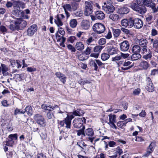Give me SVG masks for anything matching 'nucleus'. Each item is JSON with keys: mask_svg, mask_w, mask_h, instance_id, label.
Wrapping results in <instances>:
<instances>
[{"mask_svg": "<svg viewBox=\"0 0 158 158\" xmlns=\"http://www.w3.org/2000/svg\"><path fill=\"white\" fill-rule=\"evenodd\" d=\"M121 24L123 27L131 28L133 26L135 28L139 29L142 27L143 23L142 20L139 18H129L127 19H124L121 20Z\"/></svg>", "mask_w": 158, "mask_h": 158, "instance_id": "1", "label": "nucleus"}, {"mask_svg": "<svg viewBox=\"0 0 158 158\" xmlns=\"http://www.w3.org/2000/svg\"><path fill=\"white\" fill-rule=\"evenodd\" d=\"M129 6L133 10L136 11L141 14H144L147 10L145 6H141V4H138L136 2H132L129 4Z\"/></svg>", "mask_w": 158, "mask_h": 158, "instance_id": "2", "label": "nucleus"}, {"mask_svg": "<svg viewBox=\"0 0 158 158\" xmlns=\"http://www.w3.org/2000/svg\"><path fill=\"white\" fill-rule=\"evenodd\" d=\"M102 9L106 13L109 14L114 11L115 8L112 4L107 1L104 2L102 5Z\"/></svg>", "mask_w": 158, "mask_h": 158, "instance_id": "3", "label": "nucleus"}, {"mask_svg": "<svg viewBox=\"0 0 158 158\" xmlns=\"http://www.w3.org/2000/svg\"><path fill=\"white\" fill-rule=\"evenodd\" d=\"M94 31L98 34H101L103 33L105 30V27L104 25L101 23H96L93 27Z\"/></svg>", "mask_w": 158, "mask_h": 158, "instance_id": "4", "label": "nucleus"}, {"mask_svg": "<svg viewBox=\"0 0 158 158\" xmlns=\"http://www.w3.org/2000/svg\"><path fill=\"white\" fill-rule=\"evenodd\" d=\"M34 119L40 127H44L46 126L45 120L41 115L35 114L34 116Z\"/></svg>", "mask_w": 158, "mask_h": 158, "instance_id": "5", "label": "nucleus"}, {"mask_svg": "<svg viewBox=\"0 0 158 158\" xmlns=\"http://www.w3.org/2000/svg\"><path fill=\"white\" fill-rule=\"evenodd\" d=\"M85 10L84 15L87 16H89L91 14L93 11V6L90 2L88 1H85Z\"/></svg>", "mask_w": 158, "mask_h": 158, "instance_id": "6", "label": "nucleus"}, {"mask_svg": "<svg viewBox=\"0 0 158 158\" xmlns=\"http://www.w3.org/2000/svg\"><path fill=\"white\" fill-rule=\"evenodd\" d=\"M136 2L141 4V6H145L152 8L154 3L152 2V0H136Z\"/></svg>", "mask_w": 158, "mask_h": 158, "instance_id": "7", "label": "nucleus"}, {"mask_svg": "<svg viewBox=\"0 0 158 158\" xmlns=\"http://www.w3.org/2000/svg\"><path fill=\"white\" fill-rule=\"evenodd\" d=\"M85 122V118H78L75 119L73 122V125L74 127L77 128H79L81 127L83 123V122Z\"/></svg>", "mask_w": 158, "mask_h": 158, "instance_id": "8", "label": "nucleus"}, {"mask_svg": "<svg viewBox=\"0 0 158 158\" xmlns=\"http://www.w3.org/2000/svg\"><path fill=\"white\" fill-rule=\"evenodd\" d=\"M71 123V118H69V116L67 115L64 120L60 121V124L62 127L65 126L67 128H70Z\"/></svg>", "mask_w": 158, "mask_h": 158, "instance_id": "9", "label": "nucleus"}, {"mask_svg": "<svg viewBox=\"0 0 158 158\" xmlns=\"http://www.w3.org/2000/svg\"><path fill=\"white\" fill-rule=\"evenodd\" d=\"M109 121L108 124L111 128L116 129L117 127L114 124L116 122L115 115L110 114L109 115Z\"/></svg>", "mask_w": 158, "mask_h": 158, "instance_id": "10", "label": "nucleus"}, {"mask_svg": "<svg viewBox=\"0 0 158 158\" xmlns=\"http://www.w3.org/2000/svg\"><path fill=\"white\" fill-rule=\"evenodd\" d=\"M37 27L36 24H33L30 26L27 30V35L30 36H32L36 31Z\"/></svg>", "mask_w": 158, "mask_h": 158, "instance_id": "11", "label": "nucleus"}, {"mask_svg": "<svg viewBox=\"0 0 158 158\" xmlns=\"http://www.w3.org/2000/svg\"><path fill=\"white\" fill-rule=\"evenodd\" d=\"M147 85L146 86V89L149 92H152L154 90V87L153 84L149 77L147 78Z\"/></svg>", "mask_w": 158, "mask_h": 158, "instance_id": "12", "label": "nucleus"}, {"mask_svg": "<svg viewBox=\"0 0 158 158\" xmlns=\"http://www.w3.org/2000/svg\"><path fill=\"white\" fill-rule=\"evenodd\" d=\"M64 17V16L61 14H58L56 15V19L55 20V22L57 26L60 27L63 25L62 20Z\"/></svg>", "mask_w": 158, "mask_h": 158, "instance_id": "13", "label": "nucleus"}, {"mask_svg": "<svg viewBox=\"0 0 158 158\" xmlns=\"http://www.w3.org/2000/svg\"><path fill=\"white\" fill-rule=\"evenodd\" d=\"M129 48V44L127 41H124L120 44V49L122 51H127L128 50Z\"/></svg>", "mask_w": 158, "mask_h": 158, "instance_id": "14", "label": "nucleus"}, {"mask_svg": "<svg viewBox=\"0 0 158 158\" xmlns=\"http://www.w3.org/2000/svg\"><path fill=\"white\" fill-rule=\"evenodd\" d=\"M84 113L83 110L80 109H77L76 110L74 111L72 113V114L69 116V118H71V121L72 119L75 116H80L82 115Z\"/></svg>", "mask_w": 158, "mask_h": 158, "instance_id": "15", "label": "nucleus"}, {"mask_svg": "<svg viewBox=\"0 0 158 158\" xmlns=\"http://www.w3.org/2000/svg\"><path fill=\"white\" fill-rule=\"evenodd\" d=\"M15 23L19 27V29L25 27L27 25V22L21 19H18L15 21Z\"/></svg>", "mask_w": 158, "mask_h": 158, "instance_id": "16", "label": "nucleus"}, {"mask_svg": "<svg viewBox=\"0 0 158 158\" xmlns=\"http://www.w3.org/2000/svg\"><path fill=\"white\" fill-rule=\"evenodd\" d=\"M107 51L109 55H113L117 53L118 50L116 48L111 45L107 47Z\"/></svg>", "mask_w": 158, "mask_h": 158, "instance_id": "17", "label": "nucleus"}, {"mask_svg": "<svg viewBox=\"0 0 158 158\" xmlns=\"http://www.w3.org/2000/svg\"><path fill=\"white\" fill-rule=\"evenodd\" d=\"M156 145V142H151L147 148V153L145 154L144 156H148L149 155L150 153L152 152L154 150Z\"/></svg>", "mask_w": 158, "mask_h": 158, "instance_id": "18", "label": "nucleus"}, {"mask_svg": "<svg viewBox=\"0 0 158 158\" xmlns=\"http://www.w3.org/2000/svg\"><path fill=\"white\" fill-rule=\"evenodd\" d=\"M55 75L62 83L64 84H65L67 77L64 74L60 72H57L55 73Z\"/></svg>", "mask_w": 158, "mask_h": 158, "instance_id": "19", "label": "nucleus"}, {"mask_svg": "<svg viewBox=\"0 0 158 158\" xmlns=\"http://www.w3.org/2000/svg\"><path fill=\"white\" fill-rule=\"evenodd\" d=\"M41 107L42 109L45 110H48L49 111V112H50V111H52L54 110L55 108L58 107V106L56 105L54 106H52L46 104H44L42 105Z\"/></svg>", "mask_w": 158, "mask_h": 158, "instance_id": "20", "label": "nucleus"}, {"mask_svg": "<svg viewBox=\"0 0 158 158\" xmlns=\"http://www.w3.org/2000/svg\"><path fill=\"white\" fill-rule=\"evenodd\" d=\"M8 70V68L4 64H1L0 66V72H2L3 75L6 76L9 75Z\"/></svg>", "mask_w": 158, "mask_h": 158, "instance_id": "21", "label": "nucleus"}, {"mask_svg": "<svg viewBox=\"0 0 158 158\" xmlns=\"http://www.w3.org/2000/svg\"><path fill=\"white\" fill-rule=\"evenodd\" d=\"M129 11L130 9L129 8L126 7H123L118 8L117 12L119 14L124 15L127 14Z\"/></svg>", "mask_w": 158, "mask_h": 158, "instance_id": "22", "label": "nucleus"}, {"mask_svg": "<svg viewBox=\"0 0 158 158\" xmlns=\"http://www.w3.org/2000/svg\"><path fill=\"white\" fill-rule=\"evenodd\" d=\"M153 59L154 60H152L150 62V63L152 66L156 68V67L158 64V55H156L155 53H153Z\"/></svg>", "mask_w": 158, "mask_h": 158, "instance_id": "23", "label": "nucleus"}, {"mask_svg": "<svg viewBox=\"0 0 158 158\" xmlns=\"http://www.w3.org/2000/svg\"><path fill=\"white\" fill-rule=\"evenodd\" d=\"M95 17L98 19H102L105 18L104 14L101 11H98L95 13Z\"/></svg>", "mask_w": 158, "mask_h": 158, "instance_id": "24", "label": "nucleus"}, {"mask_svg": "<svg viewBox=\"0 0 158 158\" xmlns=\"http://www.w3.org/2000/svg\"><path fill=\"white\" fill-rule=\"evenodd\" d=\"M14 6L13 14H15L16 16H19L20 15H21V13L20 7L19 6L15 5L14 3Z\"/></svg>", "mask_w": 158, "mask_h": 158, "instance_id": "25", "label": "nucleus"}, {"mask_svg": "<svg viewBox=\"0 0 158 158\" xmlns=\"http://www.w3.org/2000/svg\"><path fill=\"white\" fill-rule=\"evenodd\" d=\"M90 23L88 20H83L81 23V26L82 28L85 30L89 29L90 27Z\"/></svg>", "mask_w": 158, "mask_h": 158, "instance_id": "26", "label": "nucleus"}, {"mask_svg": "<svg viewBox=\"0 0 158 158\" xmlns=\"http://www.w3.org/2000/svg\"><path fill=\"white\" fill-rule=\"evenodd\" d=\"M109 18L110 19L114 22L119 21L120 19L119 15L114 13L110 14Z\"/></svg>", "mask_w": 158, "mask_h": 158, "instance_id": "27", "label": "nucleus"}, {"mask_svg": "<svg viewBox=\"0 0 158 158\" xmlns=\"http://www.w3.org/2000/svg\"><path fill=\"white\" fill-rule=\"evenodd\" d=\"M139 66L143 69L147 70L149 67V64L146 61L143 60L140 63Z\"/></svg>", "mask_w": 158, "mask_h": 158, "instance_id": "28", "label": "nucleus"}, {"mask_svg": "<svg viewBox=\"0 0 158 158\" xmlns=\"http://www.w3.org/2000/svg\"><path fill=\"white\" fill-rule=\"evenodd\" d=\"M140 46L142 47H147L148 41L147 40L144 38H141L138 40Z\"/></svg>", "mask_w": 158, "mask_h": 158, "instance_id": "29", "label": "nucleus"}, {"mask_svg": "<svg viewBox=\"0 0 158 158\" xmlns=\"http://www.w3.org/2000/svg\"><path fill=\"white\" fill-rule=\"evenodd\" d=\"M75 49L79 51H81L84 48V46L83 44L81 42H77L75 46Z\"/></svg>", "mask_w": 158, "mask_h": 158, "instance_id": "30", "label": "nucleus"}, {"mask_svg": "<svg viewBox=\"0 0 158 158\" xmlns=\"http://www.w3.org/2000/svg\"><path fill=\"white\" fill-rule=\"evenodd\" d=\"M85 136L87 135L89 136H92L94 135V132L91 128H88L84 130Z\"/></svg>", "mask_w": 158, "mask_h": 158, "instance_id": "31", "label": "nucleus"}, {"mask_svg": "<svg viewBox=\"0 0 158 158\" xmlns=\"http://www.w3.org/2000/svg\"><path fill=\"white\" fill-rule=\"evenodd\" d=\"M140 47L138 45H134L132 48V51L134 53H139L140 52Z\"/></svg>", "mask_w": 158, "mask_h": 158, "instance_id": "32", "label": "nucleus"}, {"mask_svg": "<svg viewBox=\"0 0 158 158\" xmlns=\"http://www.w3.org/2000/svg\"><path fill=\"white\" fill-rule=\"evenodd\" d=\"M77 24V22L76 19H71L69 22V25L70 27L74 28L76 27Z\"/></svg>", "mask_w": 158, "mask_h": 158, "instance_id": "33", "label": "nucleus"}, {"mask_svg": "<svg viewBox=\"0 0 158 158\" xmlns=\"http://www.w3.org/2000/svg\"><path fill=\"white\" fill-rule=\"evenodd\" d=\"M141 56L139 53H134L131 56V59L132 60H136L141 58Z\"/></svg>", "mask_w": 158, "mask_h": 158, "instance_id": "34", "label": "nucleus"}, {"mask_svg": "<svg viewBox=\"0 0 158 158\" xmlns=\"http://www.w3.org/2000/svg\"><path fill=\"white\" fill-rule=\"evenodd\" d=\"M9 28L12 31H14L15 30H19V27L17 24L15 23V24H10L9 26Z\"/></svg>", "mask_w": 158, "mask_h": 158, "instance_id": "35", "label": "nucleus"}, {"mask_svg": "<svg viewBox=\"0 0 158 158\" xmlns=\"http://www.w3.org/2000/svg\"><path fill=\"white\" fill-rule=\"evenodd\" d=\"M25 112H27V114L29 116H31L32 115V107L31 106H28L26 107L25 110H24Z\"/></svg>", "mask_w": 158, "mask_h": 158, "instance_id": "36", "label": "nucleus"}, {"mask_svg": "<svg viewBox=\"0 0 158 158\" xmlns=\"http://www.w3.org/2000/svg\"><path fill=\"white\" fill-rule=\"evenodd\" d=\"M62 7L63 8L64 11H72L71 5L70 4H67L64 5L62 6Z\"/></svg>", "mask_w": 158, "mask_h": 158, "instance_id": "37", "label": "nucleus"}, {"mask_svg": "<svg viewBox=\"0 0 158 158\" xmlns=\"http://www.w3.org/2000/svg\"><path fill=\"white\" fill-rule=\"evenodd\" d=\"M14 3L15 5L20 6L23 9L25 7V4L24 3L20 1H17L15 2Z\"/></svg>", "mask_w": 158, "mask_h": 158, "instance_id": "38", "label": "nucleus"}, {"mask_svg": "<svg viewBox=\"0 0 158 158\" xmlns=\"http://www.w3.org/2000/svg\"><path fill=\"white\" fill-rule=\"evenodd\" d=\"M101 57L102 60L105 61L108 60L110 57V55L108 53H103L102 54Z\"/></svg>", "mask_w": 158, "mask_h": 158, "instance_id": "39", "label": "nucleus"}, {"mask_svg": "<svg viewBox=\"0 0 158 158\" xmlns=\"http://www.w3.org/2000/svg\"><path fill=\"white\" fill-rule=\"evenodd\" d=\"M103 47L100 45L97 46H95L94 48V52L97 53H99V54L100 52L102 49Z\"/></svg>", "mask_w": 158, "mask_h": 158, "instance_id": "40", "label": "nucleus"}, {"mask_svg": "<svg viewBox=\"0 0 158 158\" xmlns=\"http://www.w3.org/2000/svg\"><path fill=\"white\" fill-rule=\"evenodd\" d=\"M113 34L115 37H117L119 36L120 33V30L118 29H113Z\"/></svg>", "mask_w": 158, "mask_h": 158, "instance_id": "41", "label": "nucleus"}, {"mask_svg": "<svg viewBox=\"0 0 158 158\" xmlns=\"http://www.w3.org/2000/svg\"><path fill=\"white\" fill-rule=\"evenodd\" d=\"M85 127L84 126H83L82 128L81 129L78 130L77 131V135L78 136H80L81 135H82L84 136H85V132H84V129Z\"/></svg>", "mask_w": 158, "mask_h": 158, "instance_id": "42", "label": "nucleus"}, {"mask_svg": "<svg viewBox=\"0 0 158 158\" xmlns=\"http://www.w3.org/2000/svg\"><path fill=\"white\" fill-rule=\"evenodd\" d=\"M72 11L76 10L78 7V4L76 2H73L71 4Z\"/></svg>", "mask_w": 158, "mask_h": 158, "instance_id": "43", "label": "nucleus"}, {"mask_svg": "<svg viewBox=\"0 0 158 158\" xmlns=\"http://www.w3.org/2000/svg\"><path fill=\"white\" fill-rule=\"evenodd\" d=\"M123 66L126 67H130V69L133 66V64L130 61H125L123 63Z\"/></svg>", "mask_w": 158, "mask_h": 158, "instance_id": "44", "label": "nucleus"}, {"mask_svg": "<svg viewBox=\"0 0 158 158\" xmlns=\"http://www.w3.org/2000/svg\"><path fill=\"white\" fill-rule=\"evenodd\" d=\"M65 112L64 111H62L61 110L59 111V112L57 113L55 115V118H61L63 117V114H64Z\"/></svg>", "mask_w": 158, "mask_h": 158, "instance_id": "45", "label": "nucleus"}, {"mask_svg": "<svg viewBox=\"0 0 158 158\" xmlns=\"http://www.w3.org/2000/svg\"><path fill=\"white\" fill-rule=\"evenodd\" d=\"M78 83L81 85H84L86 84H89L90 82L88 80H83V79H81L78 81Z\"/></svg>", "mask_w": 158, "mask_h": 158, "instance_id": "46", "label": "nucleus"}, {"mask_svg": "<svg viewBox=\"0 0 158 158\" xmlns=\"http://www.w3.org/2000/svg\"><path fill=\"white\" fill-rule=\"evenodd\" d=\"M90 65L93 66L94 68V70L95 71H97L98 67L97 65V64L96 62L92 60L90 62Z\"/></svg>", "mask_w": 158, "mask_h": 158, "instance_id": "47", "label": "nucleus"}, {"mask_svg": "<svg viewBox=\"0 0 158 158\" xmlns=\"http://www.w3.org/2000/svg\"><path fill=\"white\" fill-rule=\"evenodd\" d=\"M152 57V54L149 52L148 54H146L143 56V58L146 60L151 59Z\"/></svg>", "mask_w": 158, "mask_h": 158, "instance_id": "48", "label": "nucleus"}, {"mask_svg": "<svg viewBox=\"0 0 158 158\" xmlns=\"http://www.w3.org/2000/svg\"><path fill=\"white\" fill-rule=\"evenodd\" d=\"M67 47L69 50L71 51L72 52H75L76 50L75 47H74L71 44H68L67 45Z\"/></svg>", "mask_w": 158, "mask_h": 158, "instance_id": "49", "label": "nucleus"}, {"mask_svg": "<svg viewBox=\"0 0 158 158\" xmlns=\"http://www.w3.org/2000/svg\"><path fill=\"white\" fill-rule=\"evenodd\" d=\"M76 40V38L73 36H71L69 37L67 39L68 41L69 42L71 43H73L74 41Z\"/></svg>", "mask_w": 158, "mask_h": 158, "instance_id": "50", "label": "nucleus"}, {"mask_svg": "<svg viewBox=\"0 0 158 158\" xmlns=\"http://www.w3.org/2000/svg\"><path fill=\"white\" fill-rule=\"evenodd\" d=\"M25 113V111L24 110H22L21 109H19L18 108H16L14 112V114L15 115H16L17 114H23Z\"/></svg>", "mask_w": 158, "mask_h": 158, "instance_id": "51", "label": "nucleus"}, {"mask_svg": "<svg viewBox=\"0 0 158 158\" xmlns=\"http://www.w3.org/2000/svg\"><path fill=\"white\" fill-rule=\"evenodd\" d=\"M14 142V141H13V139H10L8 141H6L5 142L6 145L10 146H12Z\"/></svg>", "mask_w": 158, "mask_h": 158, "instance_id": "52", "label": "nucleus"}, {"mask_svg": "<svg viewBox=\"0 0 158 158\" xmlns=\"http://www.w3.org/2000/svg\"><path fill=\"white\" fill-rule=\"evenodd\" d=\"M106 43V40L105 38L100 39L98 41V43L100 45H103Z\"/></svg>", "mask_w": 158, "mask_h": 158, "instance_id": "53", "label": "nucleus"}, {"mask_svg": "<svg viewBox=\"0 0 158 158\" xmlns=\"http://www.w3.org/2000/svg\"><path fill=\"white\" fill-rule=\"evenodd\" d=\"M77 145L80 147H85L87 146V145L85 144L84 142L82 141L77 142Z\"/></svg>", "mask_w": 158, "mask_h": 158, "instance_id": "54", "label": "nucleus"}, {"mask_svg": "<svg viewBox=\"0 0 158 158\" xmlns=\"http://www.w3.org/2000/svg\"><path fill=\"white\" fill-rule=\"evenodd\" d=\"M153 47L154 48H158V40H155L153 43Z\"/></svg>", "mask_w": 158, "mask_h": 158, "instance_id": "55", "label": "nucleus"}, {"mask_svg": "<svg viewBox=\"0 0 158 158\" xmlns=\"http://www.w3.org/2000/svg\"><path fill=\"white\" fill-rule=\"evenodd\" d=\"M151 8L152 10V12L153 13H156L158 11V6L157 8H156V4L155 3Z\"/></svg>", "mask_w": 158, "mask_h": 158, "instance_id": "56", "label": "nucleus"}, {"mask_svg": "<svg viewBox=\"0 0 158 158\" xmlns=\"http://www.w3.org/2000/svg\"><path fill=\"white\" fill-rule=\"evenodd\" d=\"M140 92V90L139 88H137L134 90L133 92V93L135 95H138Z\"/></svg>", "mask_w": 158, "mask_h": 158, "instance_id": "57", "label": "nucleus"}, {"mask_svg": "<svg viewBox=\"0 0 158 158\" xmlns=\"http://www.w3.org/2000/svg\"><path fill=\"white\" fill-rule=\"evenodd\" d=\"M121 59V56L120 55H117L116 56L114 57H113L112 61H115L116 60H120Z\"/></svg>", "mask_w": 158, "mask_h": 158, "instance_id": "58", "label": "nucleus"}, {"mask_svg": "<svg viewBox=\"0 0 158 158\" xmlns=\"http://www.w3.org/2000/svg\"><path fill=\"white\" fill-rule=\"evenodd\" d=\"M153 16L152 15H149L147 16L146 19L147 22H151Z\"/></svg>", "mask_w": 158, "mask_h": 158, "instance_id": "59", "label": "nucleus"}, {"mask_svg": "<svg viewBox=\"0 0 158 158\" xmlns=\"http://www.w3.org/2000/svg\"><path fill=\"white\" fill-rule=\"evenodd\" d=\"M47 116L48 119H51L52 118V117L55 118V116L53 114L51 113L50 112H48L47 114Z\"/></svg>", "mask_w": 158, "mask_h": 158, "instance_id": "60", "label": "nucleus"}, {"mask_svg": "<svg viewBox=\"0 0 158 158\" xmlns=\"http://www.w3.org/2000/svg\"><path fill=\"white\" fill-rule=\"evenodd\" d=\"M59 33L62 35H64L65 34V31L64 29L61 27H59L58 29Z\"/></svg>", "mask_w": 158, "mask_h": 158, "instance_id": "61", "label": "nucleus"}, {"mask_svg": "<svg viewBox=\"0 0 158 158\" xmlns=\"http://www.w3.org/2000/svg\"><path fill=\"white\" fill-rule=\"evenodd\" d=\"M58 32L56 34V38L58 42H59L61 40L62 38L63 37V36H61L58 34Z\"/></svg>", "mask_w": 158, "mask_h": 158, "instance_id": "62", "label": "nucleus"}, {"mask_svg": "<svg viewBox=\"0 0 158 158\" xmlns=\"http://www.w3.org/2000/svg\"><path fill=\"white\" fill-rule=\"evenodd\" d=\"M91 51V49L90 48L88 47L84 51V52L86 55H89Z\"/></svg>", "mask_w": 158, "mask_h": 158, "instance_id": "63", "label": "nucleus"}, {"mask_svg": "<svg viewBox=\"0 0 158 158\" xmlns=\"http://www.w3.org/2000/svg\"><path fill=\"white\" fill-rule=\"evenodd\" d=\"M36 158H46V156L43 153H40L37 154Z\"/></svg>", "mask_w": 158, "mask_h": 158, "instance_id": "64", "label": "nucleus"}]
</instances>
